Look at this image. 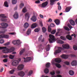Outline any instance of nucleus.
Wrapping results in <instances>:
<instances>
[{"label": "nucleus", "mask_w": 77, "mask_h": 77, "mask_svg": "<svg viewBox=\"0 0 77 77\" xmlns=\"http://www.w3.org/2000/svg\"><path fill=\"white\" fill-rule=\"evenodd\" d=\"M2 52L4 53H11L15 50V48L12 47L10 49L7 48L6 47H0V50H2Z\"/></svg>", "instance_id": "1"}, {"label": "nucleus", "mask_w": 77, "mask_h": 77, "mask_svg": "<svg viewBox=\"0 0 77 77\" xmlns=\"http://www.w3.org/2000/svg\"><path fill=\"white\" fill-rule=\"evenodd\" d=\"M61 59L59 58H55V60H53L52 61V63L53 65H55V66L57 67L58 68H61V66L60 64L57 63H60L61 62Z\"/></svg>", "instance_id": "2"}, {"label": "nucleus", "mask_w": 77, "mask_h": 77, "mask_svg": "<svg viewBox=\"0 0 77 77\" xmlns=\"http://www.w3.org/2000/svg\"><path fill=\"white\" fill-rule=\"evenodd\" d=\"M49 38H50L49 39V41L50 43H53V41H55V38L54 36L50 34L49 35Z\"/></svg>", "instance_id": "3"}, {"label": "nucleus", "mask_w": 77, "mask_h": 77, "mask_svg": "<svg viewBox=\"0 0 77 77\" xmlns=\"http://www.w3.org/2000/svg\"><path fill=\"white\" fill-rule=\"evenodd\" d=\"M19 61L18 60H14L12 62V65L13 66H17L18 65Z\"/></svg>", "instance_id": "4"}, {"label": "nucleus", "mask_w": 77, "mask_h": 77, "mask_svg": "<svg viewBox=\"0 0 77 77\" xmlns=\"http://www.w3.org/2000/svg\"><path fill=\"white\" fill-rule=\"evenodd\" d=\"M18 74L19 76L23 77L25 75V73L23 71H21L18 72Z\"/></svg>", "instance_id": "5"}, {"label": "nucleus", "mask_w": 77, "mask_h": 77, "mask_svg": "<svg viewBox=\"0 0 77 77\" xmlns=\"http://www.w3.org/2000/svg\"><path fill=\"white\" fill-rule=\"evenodd\" d=\"M12 43L14 45H17L20 44V40H19L14 41L12 42Z\"/></svg>", "instance_id": "6"}, {"label": "nucleus", "mask_w": 77, "mask_h": 77, "mask_svg": "<svg viewBox=\"0 0 77 77\" xmlns=\"http://www.w3.org/2000/svg\"><path fill=\"white\" fill-rule=\"evenodd\" d=\"M58 50H57L55 51V54H56L57 53H59L61 52V50H62V48L60 47H58Z\"/></svg>", "instance_id": "7"}, {"label": "nucleus", "mask_w": 77, "mask_h": 77, "mask_svg": "<svg viewBox=\"0 0 77 77\" xmlns=\"http://www.w3.org/2000/svg\"><path fill=\"white\" fill-rule=\"evenodd\" d=\"M48 5V2H46L43 3L41 5V8H45Z\"/></svg>", "instance_id": "8"}, {"label": "nucleus", "mask_w": 77, "mask_h": 77, "mask_svg": "<svg viewBox=\"0 0 77 77\" xmlns=\"http://www.w3.org/2000/svg\"><path fill=\"white\" fill-rule=\"evenodd\" d=\"M62 47L63 48L65 49H69V46L68 44L63 45Z\"/></svg>", "instance_id": "9"}, {"label": "nucleus", "mask_w": 77, "mask_h": 77, "mask_svg": "<svg viewBox=\"0 0 77 77\" xmlns=\"http://www.w3.org/2000/svg\"><path fill=\"white\" fill-rule=\"evenodd\" d=\"M23 59H25L24 60V62H28L30 61V60L32 59V58L30 57H27L25 59V58H23Z\"/></svg>", "instance_id": "10"}, {"label": "nucleus", "mask_w": 77, "mask_h": 77, "mask_svg": "<svg viewBox=\"0 0 77 77\" xmlns=\"http://www.w3.org/2000/svg\"><path fill=\"white\" fill-rule=\"evenodd\" d=\"M9 38V35L4 34L0 35V38Z\"/></svg>", "instance_id": "11"}, {"label": "nucleus", "mask_w": 77, "mask_h": 77, "mask_svg": "<svg viewBox=\"0 0 77 77\" xmlns=\"http://www.w3.org/2000/svg\"><path fill=\"white\" fill-rule=\"evenodd\" d=\"M1 25L2 26H3L4 27H2V28L3 29L4 28H6V27H8V23H1Z\"/></svg>", "instance_id": "12"}, {"label": "nucleus", "mask_w": 77, "mask_h": 77, "mask_svg": "<svg viewBox=\"0 0 77 77\" xmlns=\"http://www.w3.org/2000/svg\"><path fill=\"white\" fill-rule=\"evenodd\" d=\"M24 68V65L23 64H21L20 65H19L17 68L18 69V70H20L21 71V70H22L23 69V68Z\"/></svg>", "instance_id": "13"}, {"label": "nucleus", "mask_w": 77, "mask_h": 77, "mask_svg": "<svg viewBox=\"0 0 77 77\" xmlns=\"http://www.w3.org/2000/svg\"><path fill=\"white\" fill-rule=\"evenodd\" d=\"M72 66H76L77 65V60H73L71 63Z\"/></svg>", "instance_id": "14"}, {"label": "nucleus", "mask_w": 77, "mask_h": 77, "mask_svg": "<svg viewBox=\"0 0 77 77\" xmlns=\"http://www.w3.org/2000/svg\"><path fill=\"white\" fill-rule=\"evenodd\" d=\"M31 20L33 21H34V22H35L36 21L37 19L35 16L33 15L32 17L31 18Z\"/></svg>", "instance_id": "15"}, {"label": "nucleus", "mask_w": 77, "mask_h": 77, "mask_svg": "<svg viewBox=\"0 0 77 77\" xmlns=\"http://www.w3.org/2000/svg\"><path fill=\"white\" fill-rule=\"evenodd\" d=\"M61 57L63 59H66L67 58H68L69 55H68L63 54L62 56H61Z\"/></svg>", "instance_id": "16"}, {"label": "nucleus", "mask_w": 77, "mask_h": 77, "mask_svg": "<svg viewBox=\"0 0 77 77\" xmlns=\"http://www.w3.org/2000/svg\"><path fill=\"white\" fill-rule=\"evenodd\" d=\"M25 16L26 19H27V20L28 21L29 19V14L28 13H26Z\"/></svg>", "instance_id": "17"}, {"label": "nucleus", "mask_w": 77, "mask_h": 77, "mask_svg": "<svg viewBox=\"0 0 77 77\" xmlns=\"http://www.w3.org/2000/svg\"><path fill=\"white\" fill-rule=\"evenodd\" d=\"M13 17L15 19H17L19 17L18 14L17 12L15 13L13 15Z\"/></svg>", "instance_id": "18"}, {"label": "nucleus", "mask_w": 77, "mask_h": 77, "mask_svg": "<svg viewBox=\"0 0 77 77\" xmlns=\"http://www.w3.org/2000/svg\"><path fill=\"white\" fill-rule=\"evenodd\" d=\"M72 8L71 7H68L66 8V12H68L69 11H70V9Z\"/></svg>", "instance_id": "19"}, {"label": "nucleus", "mask_w": 77, "mask_h": 77, "mask_svg": "<svg viewBox=\"0 0 77 77\" xmlns=\"http://www.w3.org/2000/svg\"><path fill=\"white\" fill-rule=\"evenodd\" d=\"M69 22L70 24L72 26H74L75 25V22L72 20H69Z\"/></svg>", "instance_id": "20"}, {"label": "nucleus", "mask_w": 77, "mask_h": 77, "mask_svg": "<svg viewBox=\"0 0 77 77\" xmlns=\"http://www.w3.org/2000/svg\"><path fill=\"white\" fill-rule=\"evenodd\" d=\"M69 73L70 75H73L74 74V72L72 70H70L69 71Z\"/></svg>", "instance_id": "21"}, {"label": "nucleus", "mask_w": 77, "mask_h": 77, "mask_svg": "<svg viewBox=\"0 0 77 77\" xmlns=\"http://www.w3.org/2000/svg\"><path fill=\"white\" fill-rule=\"evenodd\" d=\"M36 26H37V24H36V23H34L31 26V28L34 29V28L36 27Z\"/></svg>", "instance_id": "22"}, {"label": "nucleus", "mask_w": 77, "mask_h": 77, "mask_svg": "<svg viewBox=\"0 0 77 77\" xmlns=\"http://www.w3.org/2000/svg\"><path fill=\"white\" fill-rule=\"evenodd\" d=\"M54 22L57 25H59L60 24V21L59 19L55 20Z\"/></svg>", "instance_id": "23"}, {"label": "nucleus", "mask_w": 77, "mask_h": 77, "mask_svg": "<svg viewBox=\"0 0 77 77\" xmlns=\"http://www.w3.org/2000/svg\"><path fill=\"white\" fill-rule=\"evenodd\" d=\"M31 33V29H29L26 32V34L27 35H29Z\"/></svg>", "instance_id": "24"}, {"label": "nucleus", "mask_w": 77, "mask_h": 77, "mask_svg": "<svg viewBox=\"0 0 77 77\" xmlns=\"http://www.w3.org/2000/svg\"><path fill=\"white\" fill-rule=\"evenodd\" d=\"M66 38L68 39L70 41L72 39V37L71 36L69 35H68L66 36Z\"/></svg>", "instance_id": "25"}, {"label": "nucleus", "mask_w": 77, "mask_h": 77, "mask_svg": "<svg viewBox=\"0 0 77 77\" xmlns=\"http://www.w3.org/2000/svg\"><path fill=\"white\" fill-rule=\"evenodd\" d=\"M56 1V0H50V5H54V2H55Z\"/></svg>", "instance_id": "26"}, {"label": "nucleus", "mask_w": 77, "mask_h": 77, "mask_svg": "<svg viewBox=\"0 0 77 77\" xmlns=\"http://www.w3.org/2000/svg\"><path fill=\"white\" fill-rule=\"evenodd\" d=\"M50 45L48 44L47 46H46V48L47 51H49L50 50Z\"/></svg>", "instance_id": "27"}, {"label": "nucleus", "mask_w": 77, "mask_h": 77, "mask_svg": "<svg viewBox=\"0 0 77 77\" xmlns=\"http://www.w3.org/2000/svg\"><path fill=\"white\" fill-rule=\"evenodd\" d=\"M29 26V25L27 23H26L24 24V27L25 28H27Z\"/></svg>", "instance_id": "28"}, {"label": "nucleus", "mask_w": 77, "mask_h": 77, "mask_svg": "<svg viewBox=\"0 0 77 77\" xmlns=\"http://www.w3.org/2000/svg\"><path fill=\"white\" fill-rule=\"evenodd\" d=\"M24 51H25V49H22L19 53L20 54V55H21V54H22Z\"/></svg>", "instance_id": "29"}, {"label": "nucleus", "mask_w": 77, "mask_h": 77, "mask_svg": "<svg viewBox=\"0 0 77 77\" xmlns=\"http://www.w3.org/2000/svg\"><path fill=\"white\" fill-rule=\"evenodd\" d=\"M32 73L33 71L32 70L30 71L28 73V76H30V75L32 74Z\"/></svg>", "instance_id": "30"}, {"label": "nucleus", "mask_w": 77, "mask_h": 77, "mask_svg": "<svg viewBox=\"0 0 77 77\" xmlns=\"http://www.w3.org/2000/svg\"><path fill=\"white\" fill-rule=\"evenodd\" d=\"M44 72L45 74H48L49 72V70L47 68H46L44 70Z\"/></svg>", "instance_id": "31"}, {"label": "nucleus", "mask_w": 77, "mask_h": 77, "mask_svg": "<svg viewBox=\"0 0 77 77\" xmlns=\"http://www.w3.org/2000/svg\"><path fill=\"white\" fill-rule=\"evenodd\" d=\"M50 66V63H47L46 65V67L48 68H49Z\"/></svg>", "instance_id": "32"}, {"label": "nucleus", "mask_w": 77, "mask_h": 77, "mask_svg": "<svg viewBox=\"0 0 77 77\" xmlns=\"http://www.w3.org/2000/svg\"><path fill=\"white\" fill-rule=\"evenodd\" d=\"M57 42L58 43H59V44H63V43H64V42H63V41L60 40H58Z\"/></svg>", "instance_id": "33"}, {"label": "nucleus", "mask_w": 77, "mask_h": 77, "mask_svg": "<svg viewBox=\"0 0 77 77\" xmlns=\"http://www.w3.org/2000/svg\"><path fill=\"white\" fill-rule=\"evenodd\" d=\"M12 4L14 5H15V4H16L17 2V0H12Z\"/></svg>", "instance_id": "34"}, {"label": "nucleus", "mask_w": 77, "mask_h": 77, "mask_svg": "<svg viewBox=\"0 0 77 77\" xmlns=\"http://www.w3.org/2000/svg\"><path fill=\"white\" fill-rule=\"evenodd\" d=\"M40 30V29L39 28H36L34 30L35 32H39Z\"/></svg>", "instance_id": "35"}, {"label": "nucleus", "mask_w": 77, "mask_h": 77, "mask_svg": "<svg viewBox=\"0 0 77 77\" xmlns=\"http://www.w3.org/2000/svg\"><path fill=\"white\" fill-rule=\"evenodd\" d=\"M0 17H1V18H6V17L5 16V14H4L0 15Z\"/></svg>", "instance_id": "36"}, {"label": "nucleus", "mask_w": 77, "mask_h": 77, "mask_svg": "<svg viewBox=\"0 0 77 77\" xmlns=\"http://www.w3.org/2000/svg\"><path fill=\"white\" fill-rule=\"evenodd\" d=\"M22 12L24 13H25V12H27V9H26V8L25 7L22 10Z\"/></svg>", "instance_id": "37"}, {"label": "nucleus", "mask_w": 77, "mask_h": 77, "mask_svg": "<svg viewBox=\"0 0 77 77\" xmlns=\"http://www.w3.org/2000/svg\"><path fill=\"white\" fill-rule=\"evenodd\" d=\"M4 5L5 6V7H9V5H8V2L6 1L5 2Z\"/></svg>", "instance_id": "38"}, {"label": "nucleus", "mask_w": 77, "mask_h": 77, "mask_svg": "<svg viewBox=\"0 0 77 77\" xmlns=\"http://www.w3.org/2000/svg\"><path fill=\"white\" fill-rule=\"evenodd\" d=\"M14 56H15L14 55H12L10 54L9 55V57L10 59H13L14 58Z\"/></svg>", "instance_id": "39"}, {"label": "nucleus", "mask_w": 77, "mask_h": 77, "mask_svg": "<svg viewBox=\"0 0 77 77\" xmlns=\"http://www.w3.org/2000/svg\"><path fill=\"white\" fill-rule=\"evenodd\" d=\"M15 72V70L14 69H13L10 71L9 72L10 74H12L14 73V72Z\"/></svg>", "instance_id": "40"}, {"label": "nucleus", "mask_w": 77, "mask_h": 77, "mask_svg": "<svg viewBox=\"0 0 77 77\" xmlns=\"http://www.w3.org/2000/svg\"><path fill=\"white\" fill-rule=\"evenodd\" d=\"M42 30L43 33L45 32L46 30V28L44 27H43L42 28Z\"/></svg>", "instance_id": "41"}, {"label": "nucleus", "mask_w": 77, "mask_h": 77, "mask_svg": "<svg viewBox=\"0 0 77 77\" xmlns=\"http://www.w3.org/2000/svg\"><path fill=\"white\" fill-rule=\"evenodd\" d=\"M24 6V4L22 3L20 5V8L21 9L23 8V7Z\"/></svg>", "instance_id": "42"}, {"label": "nucleus", "mask_w": 77, "mask_h": 77, "mask_svg": "<svg viewBox=\"0 0 77 77\" xmlns=\"http://www.w3.org/2000/svg\"><path fill=\"white\" fill-rule=\"evenodd\" d=\"M1 21H2L3 22H6L7 20L6 19L2 18L1 19Z\"/></svg>", "instance_id": "43"}, {"label": "nucleus", "mask_w": 77, "mask_h": 77, "mask_svg": "<svg viewBox=\"0 0 77 77\" xmlns=\"http://www.w3.org/2000/svg\"><path fill=\"white\" fill-rule=\"evenodd\" d=\"M60 38L61 39H62L64 41H65V40H66V38L65 37H63L62 36H61L60 37Z\"/></svg>", "instance_id": "44"}, {"label": "nucleus", "mask_w": 77, "mask_h": 77, "mask_svg": "<svg viewBox=\"0 0 77 77\" xmlns=\"http://www.w3.org/2000/svg\"><path fill=\"white\" fill-rule=\"evenodd\" d=\"M64 29L65 30H68V31H69V30H70L66 26L64 27Z\"/></svg>", "instance_id": "45"}, {"label": "nucleus", "mask_w": 77, "mask_h": 77, "mask_svg": "<svg viewBox=\"0 0 77 77\" xmlns=\"http://www.w3.org/2000/svg\"><path fill=\"white\" fill-rule=\"evenodd\" d=\"M40 49H42V50H43V49L44 48V47L43 46H42V45H40Z\"/></svg>", "instance_id": "46"}, {"label": "nucleus", "mask_w": 77, "mask_h": 77, "mask_svg": "<svg viewBox=\"0 0 77 77\" xmlns=\"http://www.w3.org/2000/svg\"><path fill=\"white\" fill-rule=\"evenodd\" d=\"M56 33V30H53L52 32H51V34L52 35H54Z\"/></svg>", "instance_id": "47"}, {"label": "nucleus", "mask_w": 77, "mask_h": 77, "mask_svg": "<svg viewBox=\"0 0 77 77\" xmlns=\"http://www.w3.org/2000/svg\"><path fill=\"white\" fill-rule=\"evenodd\" d=\"M64 63H65V64H66L67 65H69V63L68 61H65L64 62Z\"/></svg>", "instance_id": "48"}, {"label": "nucleus", "mask_w": 77, "mask_h": 77, "mask_svg": "<svg viewBox=\"0 0 77 77\" xmlns=\"http://www.w3.org/2000/svg\"><path fill=\"white\" fill-rule=\"evenodd\" d=\"M67 26L70 29L72 28V27L69 24H68Z\"/></svg>", "instance_id": "49"}, {"label": "nucleus", "mask_w": 77, "mask_h": 77, "mask_svg": "<svg viewBox=\"0 0 77 77\" xmlns=\"http://www.w3.org/2000/svg\"><path fill=\"white\" fill-rule=\"evenodd\" d=\"M73 48L74 50H77V46L75 45H74L73 46Z\"/></svg>", "instance_id": "50"}, {"label": "nucleus", "mask_w": 77, "mask_h": 77, "mask_svg": "<svg viewBox=\"0 0 77 77\" xmlns=\"http://www.w3.org/2000/svg\"><path fill=\"white\" fill-rule=\"evenodd\" d=\"M51 31V28L50 26H48V32H50Z\"/></svg>", "instance_id": "51"}, {"label": "nucleus", "mask_w": 77, "mask_h": 77, "mask_svg": "<svg viewBox=\"0 0 77 77\" xmlns=\"http://www.w3.org/2000/svg\"><path fill=\"white\" fill-rule=\"evenodd\" d=\"M9 44H10V42H8L4 44V45H5V46H6L7 45H9Z\"/></svg>", "instance_id": "52"}, {"label": "nucleus", "mask_w": 77, "mask_h": 77, "mask_svg": "<svg viewBox=\"0 0 77 77\" xmlns=\"http://www.w3.org/2000/svg\"><path fill=\"white\" fill-rule=\"evenodd\" d=\"M50 74H51V75H54V74H55V72H54V71H53V72H51Z\"/></svg>", "instance_id": "53"}, {"label": "nucleus", "mask_w": 77, "mask_h": 77, "mask_svg": "<svg viewBox=\"0 0 77 77\" xmlns=\"http://www.w3.org/2000/svg\"><path fill=\"white\" fill-rule=\"evenodd\" d=\"M58 9L59 11H60L62 9L61 6L60 5L58 6Z\"/></svg>", "instance_id": "54"}, {"label": "nucleus", "mask_w": 77, "mask_h": 77, "mask_svg": "<svg viewBox=\"0 0 77 77\" xmlns=\"http://www.w3.org/2000/svg\"><path fill=\"white\" fill-rule=\"evenodd\" d=\"M42 35H41L38 38V41H40L41 40V39H42Z\"/></svg>", "instance_id": "55"}, {"label": "nucleus", "mask_w": 77, "mask_h": 77, "mask_svg": "<svg viewBox=\"0 0 77 77\" xmlns=\"http://www.w3.org/2000/svg\"><path fill=\"white\" fill-rule=\"evenodd\" d=\"M40 25L42 27L43 26V24L42 23V21L40 22Z\"/></svg>", "instance_id": "56"}, {"label": "nucleus", "mask_w": 77, "mask_h": 77, "mask_svg": "<svg viewBox=\"0 0 77 77\" xmlns=\"http://www.w3.org/2000/svg\"><path fill=\"white\" fill-rule=\"evenodd\" d=\"M3 61L4 62H8V59H5L3 60Z\"/></svg>", "instance_id": "57"}, {"label": "nucleus", "mask_w": 77, "mask_h": 77, "mask_svg": "<svg viewBox=\"0 0 77 77\" xmlns=\"http://www.w3.org/2000/svg\"><path fill=\"white\" fill-rule=\"evenodd\" d=\"M4 40L3 39L1 40V44H3V43H4Z\"/></svg>", "instance_id": "58"}, {"label": "nucleus", "mask_w": 77, "mask_h": 77, "mask_svg": "<svg viewBox=\"0 0 77 77\" xmlns=\"http://www.w3.org/2000/svg\"><path fill=\"white\" fill-rule=\"evenodd\" d=\"M56 72L57 74H59L60 73V71L59 70H57L56 71Z\"/></svg>", "instance_id": "59"}, {"label": "nucleus", "mask_w": 77, "mask_h": 77, "mask_svg": "<svg viewBox=\"0 0 77 77\" xmlns=\"http://www.w3.org/2000/svg\"><path fill=\"white\" fill-rule=\"evenodd\" d=\"M35 3H40V1H39V0H38L36 1L35 2Z\"/></svg>", "instance_id": "60"}, {"label": "nucleus", "mask_w": 77, "mask_h": 77, "mask_svg": "<svg viewBox=\"0 0 77 77\" xmlns=\"http://www.w3.org/2000/svg\"><path fill=\"white\" fill-rule=\"evenodd\" d=\"M3 57H4V58H6V57H8V55H4L3 56Z\"/></svg>", "instance_id": "61"}, {"label": "nucleus", "mask_w": 77, "mask_h": 77, "mask_svg": "<svg viewBox=\"0 0 77 77\" xmlns=\"http://www.w3.org/2000/svg\"><path fill=\"white\" fill-rule=\"evenodd\" d=\"M70 56H71V57H75V55L74 54H71Z\"/></svg>", "instance_id": "62"}, {"label": "nucleus", "mask_w": 77, "mask_h": 77, "mask_svg": "<svg viewBox=\"0 0 77 77\" xmlns=\"http://www.w3.org/2000/svg\"><path fill=\"white\" fill-rule=\"evenodd\" d=\"M50 26L51 27H54V24L53 23L51 24L50 25Z\"/></svg>", "instance_id": "63"}, {"label": "nucleus", "mask_w": 77, "mask_h": 77, "mask_svg": "<svg viewBox=\"0 0 77 77\" xmlns=\"http://www.w3.org/2000/svg\"><path fill=\"white\" fill-rule=\"evenodd\" d=\"M40 17L41 18H44V16L41 14H40Z\"/></svg>", "instance_id": "64"}]
</instances>
